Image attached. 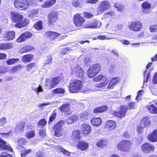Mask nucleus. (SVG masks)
I'll return each instance as SVG.
<instances>
[{
  "instance_id": "obj_1",
  "label": "nucleus",
  "mask_w": 157,
  "mask_h": 157,
  "mask_svg": "<svg viewBox=\"0 0 157 157\" xmlns=\"http://www.w3.org/2000/svg\"><path fill=\"white\" fill-rule=\"evenodd\" d=\"M11 19L13 22L16 23L15 27L19 29L27 26L29 23V20L28 18H24L22 14L18 13H12Z\"/></svg>"
},
{
  "instance_id": "obj_2",
  "label": "nucleus",
  "mask_w": 157,
  "mask_h": 157,
  "mask_svg": "<svg viewBox=\"0 0 157 157\" xmlns=\"http://www.w3.org/2000/svg\"><path fill=\"white\" fill-rule=\"evenodd\" d=\"M34 4V0H15L14 1L15 7L20 10H27Z\"/></svg>"
},
{
  "instance_id": "obj_3",
  "label": "nucleus",
  "mask_w": 157,
  "mask_h": 157,
  "mask_svg": "<svg viewBox=\"0 0 157 157\" xmlns=\"http://www.w3.org/2000/svg\"><path fill=\"white\" fill-rule=\"evenodd\" d=\"M83 86L82 82L78 80L73 79L71 81L69 91L71 93H76L80 90Z\"/></svg>"
},
{
  "instance_id": "obj_4",
  "label": "nucleus",
  "mask_w": 157,
  "mask_h": 157,
  "mask_svg": "<svg viewBox=\"0 0 157 157\" xmlns=\"http://www.w3.org/2000/svg\"><path fill=\"white\" fill-rule=\"evenodd\" d=\"M64 121L61 120L58 121L53 127V130L54 131V136L57 137H59L62 135V132L63 129L62 127L65 125Z\"/></svg>"
},
{
  "instance_id": "obj_5",
  "label": "nucleus",
  "mask_w": 157,
  "mask_h": 157,
  "mask_svg": "<svg viewBox=\"0 0 157 157\" xmlns=\"http://www.w3.org/2000/svg\"><path fill=\"white\" fill-rule=\"evenodd\" d=\"M59 19L58 12L55 11H52L48 14L47 24L49 25H53Z\"/></svg>"
},
{
  "instance_id": "obj_6",
  "label": "nucleus",
  "mask_w": 157,
  "mask_h": 157,
  "mask_svg": "<svg viewBox=\"0 0 157 157\" xmlns=\"http://www.w3.org/2000/svg\"><path fill=\"white\" fill-rule=\"evenodd\" d=\"M101 70L100 65L99 63L93 65L87 71L88 76L90 78L93 77L97 75Z\"/></svg>"
},
{
  "instance_id": "obj_7",
  "label": "nucleus",
  "mask_w": 157,
  "mask_h": 157,
  "mask_svg": "<svg viewBox=\"0 0 157 157\" xmlns=\"http://www.w3.org/2000/svg\"><path fill=\"white\" fill-rule=\"evenodd\" d=\"M142 27L141 23L138 21H133L128 25V27L131 30L135 32L140 31Z\"/></svg>"
},
{
  "instance_id": "obj_8",
  "label": "nucleus",
  "mask_w": 157,
  "mask_h": 157,
  "mask_svg": "<svg viewBox=\"0 0 157 157\" xmlns=\"http://www.w3.org/2000/svg\"><path fill=\"white\" fill-rule=\"evenodd\" d=\"M132 145L131 143L129 140H123L119 143L118 144L117 148L120 150L127 151Z\"/></svg>"
},
{
  "instance_id": "obj_9",
  "label": "nucleus",
  "mask_w": 157,
  "mask_h": 157,
  "mask_svg": "<svg viewBox=\"0 0 157 157\" xmlns=\"http://www.w3.org/2000/svg\"><path fill=\"white\" fill-rule=\"evenodd\" d=\"M110 6L109 2L106 0L103 1L100 4L97 10V14H100L106 10L108 9Z\"/></svg>"
},
{
  "instance_id": "obj_10",
  "label": "nucleus",
  "mask_w": 157,
  "mask_h": 157,
  "mask_svg": "<svg viewBox=\"0 0 157 157\" xmlns=\"http://www.w3.org/2000/svg\"><path fill=\"white\" fill-rule=\"evenodd\" d=\"M33 34L30 31H26L22 33L17 39L16 41L18 43H21L25 41L27 39L31 37Z\"/></svg>"
},
{
  "instance_id": "obj_11",
  "label": "nucleus",
  "mask_w": 157,
  "mask_h": 157,
  "mask_svg": "<svg viewBox=\"0 0 157 157\" xmlns=\"http://www.w3.org/2000/svg\"><path fill=\"white\" fill-rule=\"evenodd\" d=\"M15 36V33L14 31L9 30L5 33L3 36V37L5 40L10 41L14 39Z\"/></svg>"
},
{
  "instance_id": "obj_12",
  "label": "nucleus",
  "mask_w": 157,
  "mask_h": 157,
  "mask_svg": "<svg viewBox=\"0 0 157 157\" xmlns=\"http://www.w3.org/2000/svg\"><path fill=\"white\" fill-rule=\"evenodd\" d=\"M128 108L127 107L122 106L120 107V111L119 112L114 111L113 115L120 118H123L125 117Z\"/></svg>"
},
{
  "instance_id": "obj_13",
  "label": "nucleus",
  "mask_w": 157,
  "mask_h": 157,
  "mask_svg": "<svg viewBox=\"0 0 157 157\" xmlns=\"http://www.w3.org/2000/svg\"><path fill=\"white\" fill-rule=\"evenodd\" d=\"M74 21L76 26L82 25L85 22V19L80 14H77L74 16Z\"/></svg>"
},
{
  "instance_id": "obj_14",
  "label": "nucleus",
  "mask_w": 157,
  "mask_h": 157,
  "mask_svg": "<svg viewBox=\"0 0 157 157\" xmlns=\"http://www.w3.org/2000/svg\"><path fill=\"white\" fill-rule=\"evenodd\" d=\"M155 147L149 143H145L142 144L141 147V149L144 153H148L151 151H153Z\"/></svg>"
},
{
  "instance_id": "obj_15",
  "label": "nucleus",
  "mask_w": 157,
  "mask_h": 157,
  "mask_svg": "<svg viewBox=\"0 0 157 157\" xmlns=\"http://www.w3.org/2000/svg\"><path fill=\"white\" fill-rule=\"evenodd\" d=\"M71 69L73 73H75L78 78H82L83 77V71L79 66L76 65L74 67H72Z\"/></svg>"
},
{
  "instance_id": "obj_16",
  "label": "nucleus",
  "mask_w": 157,
  "mask_h": 157,
  "mask_svg": "<svg viewBox=\"0 0 157 157\" xmlns=\"http://www.w3.org/2000/svg\"><path fill=\"white\" fill-rule=\"evenodd\" d=\"M44 35L47 38H49L51 41L54 40L61 35L60 34L51 31L46 32L45 33Z\"/></svg>"
},
{
  "instance_id": "obj_17",
  "label": "nucleus",
  "mask_w": 157,
  "mask_h": 157,
  "mask_svg": "<svg viewBox=\"0 0 157 157\" xmlns=\"http://www.w3.org/2000/svg\"><path fill=\"white\" fill-rule=\"evenodd\" d=\"M81 129L83 134L85 135L89 134L91 132V127L86 124H82L81 125Z\"/></svg>"
},
{
  "instance_id": "obj_18",
  "label": "nucleus",
  "mask_w": 157,
  "mask_h": 157,
  "mask_svg": "<svg viewBox=\"0 0 157 157\" xmlns=\"http://www.w3.org/2000/svg\"><path fill=\"white\" fill-rule=\"evenodd\" d=\"M25 125V123L21 121L15 127L14 131L17 133H23Z\"/></svg>"
},
{
  "instance_id": "obj_19",
  "label": "nucleus",
  "mask_w": 157,
  "mask_h": 157,
  "mask_svg": "<svg viewBox=\"0 0 157 157\" xmlns=\"http://www.w3.org/2000/svg\"><path fill=\"white\" fill-rule=\"evenodd\" d=\"M142 8V11L144 13H149L151 7V5L148 2L146 1L143 3L141 5Z\"/></svg>"
},
{
  "instance_id": "obj_20",
  "label": "nucleus",
  "mask_w": 157,
  "mask_h": 157,
  "mask_svg": "<svg viewBox=\"0 0 157 157\" xmlns=\"http://www.w3.org/2000/svg\"><path fill=\"white\" fill-rule=\"evenodd\" d=\"M60 80V78L59 76L53 78L50 82V84L48 89H51L54 87L59 83Z\"/></svg>"
},
{
  "instance_id": "obj_21",
  "label": "nucleus",
  "mask_w": 157,
  "mask_h": 157,
  "mask_svg": "<svg viewBox=\"0 0 157 157\" xmlns=\"http://www.w3.org/2000/svg\"><path fill=\"white\" fill-rule=\"evenodd\" d=\"M56 0H46L41 6L43 8H49L52 7L56 2Z\"/></svg>"
},
{
  "instance_id": "obj_22",
  "label": "nucleus",
  "mask_w": 157,
  "mask_h": 157,
  "mask_svg": "<svg viewBox=\"0 0 157 157\" xmlns=\"http://www.w3.org/2000/svg\"><path fill=\"white\" fill-rule=\"evenodd\" d=\"M148 140L151 142L157 141V130L153 131L149 134L147 136Z\"/></svg>"
},
{
  "instance_id": "obj_23",
  "label": "nucleus",
  "mask_w": 157,
  "mask_h": 157,
  "mask_svg": "<svg viewBox=\"0 0 157 157\" xmlns=\"http://www.w3.org/2000/svg\"><path fill=\"white\" fill-rule=\"evenodd\" d=\"M89 144L88 143L85 141H79L78 144V148L83 151H85L89 147Z\"/></svg>"
},
{
  "instance_id": "obj_24",
  "label": "nucleus",
  "mask_w": 157,
  "mask_h": 157,
  "mask_svg": "<svg viewBox=\"0 0 157 157\" xmlns=\"http://www.w3.org/2000/svg\"><path fill=\"white\" fill-rule=\"evenodd\" d=\"M105 128L109 130H113L116 127V123L113 120H109L105 123Z\"/></svg>"
},
{
  "instance_id": "obj_25",
  "label": "nucleus",
  "mask_w": 157,
  "mask_h": 157,
  "mask_svg": "<svg viewBox=\"0 0 157 157\" xmlns=\"http://www.w3.org/2000/svg\"><path fill=\"white\" fill-rule=\"evenodd\" d=\"M33 58V54H27L22 56V60L24 63H29L31 62Z\"/></svg>"
},
{
  "instance_id": "obj_26",
  "label": "nucleus",
  "mask_w": 157,
  "mask_h": 157,
  "mask_svg": "<svg viewBox=\"0 0 157 157\" xmlns=\"http://www.w3.org/2000/svg\"><path fill=\"white\" fill-rule=\"evenodd\" d=\"M13 45L11 43H2L0 44V50H7L12 48Z\"/></svg>"
},
{
  "instance_id": "obj_27",
  "label": "nucleus",
  "mask_w": 157,
  "mask_h": 157,
  "mask_svg": "<svg viewBox=\"0 0 157 157\" xmlns=\"http://www.w3.org/2000/svg\"><path fill=\"white\" fill-rule=\"evenodd\" d=\"M57 115L56 111L54 110L52 113L50 115L49 117L48 123L49 124H51L53 121L56 119Z\"/></svg>"
},
{
  "instance_id": "obj_28",
  "label": "nucleus",
  "mask_w": 157,
  "mask_h": 157,
  "mask_svg": "<svg viewBox=\"0 0 157 157\" xmlns=\"http://www.w3.org/2000/svg\"><path fill=\"white\" fill-rule=\"evenodd\" d=\"M91 124L94 126H99L101 124V119L99 117H95L93 118L90 121Z\"/></svg>"
},
{
  "instance_id": "obj_29",
  "label": "nucleus",
  "mask_w": 157,
  "mask_h": 157,
  "mask_svg": "<svg viewBox=\"0 0 157 157\" xmlns=\"http://www.w3.org/2000/svg\"><path fill=\"white\" fill-rule=\"evenodd\" d=\"M34 49L33 47L26 45L20 49V51L21 53L28 52Z\"/></svg>"
},
{
  "instance_id": "obj_30",
  "label": "nucleus",
  "mask_w": 157,
  "mask_h": 157,
  "mask_svg": "<svg viewBox=\"0 0 157 157\" xmlns=\"http://www.w3.org/2000/svg\"><path fill=\"white\" fill-rule=\"evenodd\" d=\"M33 28L37 30L42 29L43 28L42 21H39L35 23L33 25Z\"/></svg>"
},
{
  "instance_id": "obj_31",
  "label": "nucleus",
  "mask_w": 157,
  "mask_h": 157,
  "mask_svg": "<svg viewBox=\"0 0 157 157\" xmlns=\"http://www.w3.org/2000/svg\"><path fill=\"white\" fill-rule=\"evenodd\" d=\"M150 123V121L149 118L147 117H145L141 121L140 124L143 126H145L149 125Z\"/></svg>"
},
{
  "instance_id": "obj_32",
  "label": "nucleus",
  "mask_w": 157,
  "mask_h": 157,
  "mask_svg": "<svg viewBox=\"0 0 157 157\" xmlns=\"http://www.w3.org/2000/svg\"><path fill=\"white\" fill-rule=\"evenodd\" d=\"M107 144V141L106 140H101L98 141L96 143V145L101 148L103 147Z\"/></svg>"
},
{
  "instance_id": "obj_33",
  "label": "nucleus",
  "mask_w": 157,
  "mask_h": 157,
  "mask_svg": "<svg viewBox=\"0 0 157 157\" xmlns=\"http://www.w3.org/2000/svg\"><path fill=\"white\" fill-rule=\"evenodd\" d=\"M79 117L83 121H86L89 118V114L86 112H84L79 114Z\"/></svg>"
},
{
  "instance_id": "obj_34",
  "label": "nucleus",
  "mask_w": 157,
  "mask_h": 157,
  "mask_svg": "<svg viewBox=\"0 0 157 157\" xmlns=\"http://www.w3.org/2000/svg\"><path fill=\"white\" fill-rule=\"evenodd\" d=\"M68 106L69 104L64 103L59 107V109L61 112L65 113L68 110Z\"/></svg>"
},
{
  "instance_id": "obj_35",
  "label": "nucleus",
  "mask_w": 157,
  "mask_h": 157,
  "mask_svg": "<svg viewBox=\"0 0 157 157\" xmlns=\"http://www.w3.org/2000/svg\"><path fill=\"white\" fill-rule=\"evenodd\" d=\"M47 124V121L44 118L40 119L37 123V126L40 127H43Z\"/></svg>"
},
{
  "instance_id": "obj_36",
  "label": "nucleus",
  "mask_w": 157,
  "mask_h": 157,
  "mask_svg": "<svg viewBox=\"0 0 157 157\" xmlns=\"http://www.w3.org/2000/svg\"><path fill=\"white\" fill-rule=\"evenodd\" d=\"M65 92V90L62 88H58L55 89L52 91V93L53 94H63Z\"/></svg>"
},
{
  "instance_id": "obj_37",
  "label": "nucleus",
  "mask_w": 157,
  "mask_h": 157,
  "mask_svg": "<svg viewBox=\"0 0 157 157\" xmlns=\"http://www.w3.org/2000/svg\"><path fill=\"white\" fill-rule=\"evenodd\" d=\"M19 60L18 58H11L7 60L6 61L7 65H11L17 62Z\"/></svg>"
},
{
  "instance_id": "obj_38",
  "label": "nucleus",
  "mask_w": 157,
  "mask_h": 157,
  "mask_svg": "<svg viewBox=\"0 0 157 157\" xmlns=\"http://www.w3.org/2000/svg\"><path fill=\"white\" fill-rule=\"evenodd\" d=\"M80 133L79 130H75L73 132L72 137L76 140L77 139H79L80 138Z\"/></svg>"
},
{
  "instance_id": "obj_39",
  "label": "nucleus",
  "mask_w": 157,
  "mask_h": 157,
  "mask_svg": "<svg viewBox=\"0 0 157 157\" xmlns=\"http://www.w3.org/2000/svg\"><path fill=\"white\" fill-rule=\"evenodd\" d=\"M35 130H32L26 133L25 135V136L28 139H30L34 137L35 136Z\"/></svg>"
},
{
  "instance_id": "obj_40",
  "label": "nucleus",
  "mask_w": 157,
  "mask_h": 157,
  "mask_svg": "<svg viewBox=\"0 0 157 157\" xmlns=\"http://www.w3.org/2000/svg\"><path fill=\"white\" fill-rule=\"evenodd\" d=\"M101 23L98 20H95L91 22V25L94 26L92 28H95L99 27L101 25Z\"/></svg>"
},
{
  "instance_id": "obj_41",
  "label": "nucleus",
  "mask_w": 157,
  "mask_h": 157,
  "mask_svg": "<svg viewBox=\"0 0 157 157\" xmlns=\"http://www.w3.org/2000/svg\"><path fill=\"white\" fill-rule=\"evenodd\" d=\"M24 149L22 151L21 153V157H25L26 155L32 152V150L31 149H26L24 148Z\"/></svg>"
},
{
  "instance_id": "obj_42",
  "label": "nucleus",
  "mask_w": 157,
  "mask_h": 157,
  "mask_svg": "<svg viewBox=\"0 0 157 157\" xmlns=\"http://www.w3.org/2000/svg\"><path fill=\"white\" fill-rule=\"evenodd\" d=\"M108 81L107 80H105L103 82H100L99 83L97 84H96L95 86L96 87L102 88L106 86L108 83Z\"/></svg>"
},
{
  "instance_id": "obj_43",
  "label": "nucleus",
  "mask_w": 157,
  "mask_h": 157,
  "mask_svg": "<svg viewBox=\"0 0 157 157\" xmlns=\"http://www.w3.org/2000/svg\"><path fill=\"white\" fill-rule=\"evenodd\" d=\"M23 68L22 66L21 65H18L13 67L11 71L13 73H15L17 71H20Z\"/></svg>"
},
{
  "instance_id": "obj_44",
  "label": "nucleus",
  "mask_w": 157,
  "mask_h": 157,
  "mask_svg": "<svg viewBox=\"0 0 157 157\" xmlns=\"http://www.w3.org/2000/svg\"><path fill=\"white\" fill-rule=\"evenodd\" d=\"M149 112L152 113H157L156 108L153 105H151L148 108Z\"/></svg>"
},
{
  "instance_id": "obj_45",
  "label": "nucleus",
  "mask_w": 157,
  "mask_h": 157,
  "mask_svg": "<svg viewBox=\"0 0 157 157\" xmlns=\"http://www.w3.org/2000/svg\"><path fill=\"white\" fill-rule=\"evenodd\" d=\"M36 66V64L35 63H31L27 64L26 66V67L27 71H29L35 67Z\"/></svg>"
},
{
  "instance_id": "obj_46",
  "label": "nucleus",
  "mask_w": 157,
  "mask_h": 157,
  "mask_svg": "<svg viewBox=\"0 0 157 157\" xmlns=\"http://www.w3.org/2000/svg\"><path fill=\"white\" fill-rule=\"evenodd\" d=\"M56 148L57 150L59 152H63L65 154H66L68 153V151L65 150L63 148L62 146H60L58 145L56 147Z\"/></svg>"
},
{
  "instance_id": "obj_47",
  "label": "nucleus",
  "mask_w": 157,
  "mask_h": 157,
  "mask_svg": "<svg viewBox=\"0 0 157 157\" xmlns=\"http://www.w3.org/2000/svg\"><path fill=\"white\" fill-rule=\"evenodd\" d=\"M78 118L77 116L75 115H73L69 117V123H72L73 122H75Z\"/></svg>"
},
{
  "instance_id": "obj_48",
  "label": "nucleus",
  "mask_w": 157,
  "mask_h": 157,
  "mask_svg": "<svg viewBox=\"0 0 157 157\" xmlns=\"http://www.w3.org/2000/svg\"><path fill=\"white\" fill-rule=\"evenodd\" d=\"M44 155L43 151L39 150L36 152L35 157H44Z\"/></svg>"
},
{
  "instance_id": "obj_49",
  "label": "nucleus",
  "mask_w": 157,
  "mask_h": 157,
  "mask_svg": "<svg viewBox=\"0 0 157 157\" xmlns=\"http://www.w3.org/2000/svg\"><path fill=\"white\" fill-rule=\"evenodd\" d=\"M115 7L118 9V10L119 11H122L123 8L124 7L123 6L120 5L119 3H115L114 4Z\"/></svg>"
},
{
  "instance_id": "obj_50",
  "label": "nucleus",
  "mask_w": 157,
  "mask_h": 157,
  "mask_svg": "<svg viewBox=\"0 0 157 157\" xmlns=\"http://www.w3.org/2000/svg\"><path fill=\"white\" fill-rule=\"evenodd\" d=\"M115 13L112 10L105 13L104 16L105 17H111L115 15Z\"/></svg>"
},
{
  "instance_id": "obj_51",
  "label": "nucleus",
  "mask_w": 157,
  "mask_h": 157,
  "mask_svg": "<svg viewBox=\"0 0 157 157\" xmlns=\"http://www.w3.org/2000/svg\"><path fill=\"white\" fill-rule=\"evenodd\" d=\"M103 77L102 75H100L97 76L94 78L93 80L94 81L96 82H98L102 80Z\"/></svg>"
},
{
  "instance_id": "obj_52",
  "label": "nucleus",
  "mask_w": 157,
  "mask_h": 157,
  "mask_svg": "<svg viewBox=\"0 0 157 157\" xmlns=\"http://www.w3.org/2000/svg\"><path fill=\"white\" fill-rule=\"evenodd\" d=\"M91 60L90 58L86 57L84 59V63L86 66H88L91 64Z\"/></svg>"
},
{
  "instance_id": "obj_53",
  "label": "nucleus",
  "mask_w": 157,
  "mask_h": 157,
  "mask_svg": "<svg viewBox=\"0 0 157 157\" xmlns=\"http://www.w3.org/2000/svg\"><path fill=\"white\" fill-rule=\"evenodd\" d=\"M0 157H13V156L11 154L3 152L1 154Z\"/></svg>"
},
{
  "instance_id": "obj_54",
  "label": "nucleus",
  "mask_w": 157,
  "mask_h": 157,
  "mask_svg": "<svg viewBox=\"0 0 157 157\" xmlns=\"http://www.w3.org/2000/svg\"><path fill=\"white\" fill-rule=\"evenodd\" d=\"M26 141V140L25 139L21 138L18 140L17 143L19 145H21L25 144Z\"/></svg>"
},
{
  "instance_id": "obj_55",
  "label": "nucleus",
  "mask_w": 157,
  "mask_h": 157,
  "mask_svg": "<svg viewBox=\"0 0 157 157\" xmlns=\"http://www.w3.org/2000/svg\"><path fill=\"white\" fill-rule=\"evenodd\" d=\"M84 27L86 28H92V27H94V26L91 25V22H87L85 23L84 25Z\"/></svg>"
},
{
  "instance_id": "obj_56",
  "label": "nucleus",
  "mask_w": 157,
  "mask_h": 157,
  "mask_svg": "<svg viewBox=\"0 0 157 157\" xmlns=\"http://www.w3.org/2000/svg\"><path fill=\"white\" fill-rule=\"evenodd\" d=\"M157 30V25H153L150 28V31L151 32H154Z\"/></svg>"
},
{
  "instance_id": "obj_57",
  "label": "nucleus",
  "mask_w": 157,
  "mask_h": 157,
  "mask_svg": "<svg viewBox=\"0 0 157 157\" xmlns=\"http://www.w3.org/2000/svg\"><path fill=\"white\" fill-rule=\"evenodd\" d=\"M39 134L40 136L44 137L46 135V131L43 129H41L39 132Z\"/></svg>"
},
{
  "instance_id": "obj_58",
  "label": "nucleus",
  "mask_w": 157,
  "mask_h": 157,
  "mask_svg": "<svg viewBox=\"0 0 157 157\" xmlns=\"http://www.w3.org/2000/svg\"><path fill=\"white\" fill-rule=\"evenodd\" d=\"M118 77H115L114 78H113L110 81V82L111 83H112V84H113L114 85L116 83L118 82Z\"/></svg>"
},
{
  "instance_id": "obj_59",
  "label": "nucleus",
  "mask_w": 157,
  "mask_h": 157,
  "mask_svg": "<svg viewBox=\"0 0 157 157\" xmlns=\"http://www.w3.org/2000/svg\"><path fill=\"white\" fill-rule=\"evenodd\" d=\"M145 127V126H143L141 125V124H140V125L138 126L137 130V132L139 134L141 133L144 129V127Z\"/></svg>"
},
{
  "instance_id": "obj_60",
  "label": "nucleus",
  "mask_w": 157,
  "mask_h": 157,
  "mask_svg": "<svg viewBox=\"0 0 157 157\" xmlns=\"http://www.w3.org/2000/svg\"><path fill=\"white\" fill-rule=\"evenodd\" d=\"M99 107L101 113L104 112V111L107 110L108 109V107L106 105L100 107Z\"/></svg>"
},
{
  "instance_id": "obj_61",
  "label": "nucleus",
  "mask_w": 157,
  "mask_h": 157,
  "mask_svg": "<svg viewBox=\"0 0 157 157\" xmlns=\"http://www.w3.org/2000/svg\"><path fill=\"white\" fill-rule=\"evenodd\" d=\"M152 82L155 84H157V73H156L154 75L152 79Z\"/></svg>"
},
{
  "instance_id": "obj_62",
  "label": "nucleus",
  "mask_w": 157,
  "mask_h": 157,
  "mask_svg": "<svg viewBox=\"0 0 157 157\" xmlns=\"http://www.w3.org/2000/svg\"><path fill=\"white\" fill-rule=\"evenodd\" d=\"M136 105L134 102H132L130 103L128 105V107H127L128 109H131V108L134 109Z\"/></svg>"
},
{
  "instance_id": "obj_63",
  "label": "nucleus",
  "mask_w": 157,
  "mask_h": 157,
  "mask_svg": "<svg viewBox=\"0 0 157 157\" xmlns=\"http://www.w3.org/2000/svg\"><path fill=\"white\" fill-rule=\"evenodd\" d=\"M80 2L79 0H75L73 2V5L75 7H78L79 4Z\"/></svg>"
},
{
  "instance_id": "obj_64",
  "label": "nucleus",
  "mask_w": 157,
  "mask_h": 157,
  "mask_svg": "<svg viewBox=\"0 0 157 157\" xmlns=\"http://www.w3.org/2000/svg\"><path fill=\"white\" fill-rule=\"evenodd\" d=\"M115 66L113 65H111L109 68V72L112 73L115 71Z\"/></svg>"
}]
</instances>
